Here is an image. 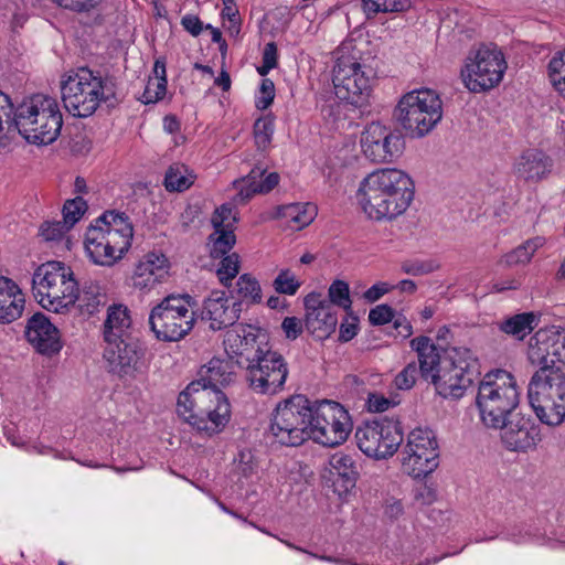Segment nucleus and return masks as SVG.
<instances>
[{"mask_svg": "<svg viewBox=\"0 0 565 565\" xmlns=\"http://www.w3.org/2000/svg\"><path fill=\"white\" fill-rule=\"evenodd\" d=\"M411 347L418 354L423 379L430 380L444 398L458 399L473 382L476 360L468 349H451L443 355L428 337H417Z\"/></svg>", "mask_w": 565, "mask_h": 565, "instance_id": "nucleus-1", "label": "nucleus"}, {"mask_svg": "<svg viewBox=\"0 0 565 565\" xmlns=\"http://www.w3.org/2000/svg\"><path fill=\"white\" fill-rule=\"evenodd\" d=\"M413 180L398 169H380L370 173L360 184V203L372 220H394L409 207L414 200Z\"/></svg>", "mask_w": 565, "mask_h": 565, "instance_id": "nucleus-2", "label": "nucleus"}, {"mask_svg": "<svg viewBox=\"0 0 565 565\" xmlns=\"http://www.w3.org/2000/svg\"><path fill=\"white\" fill-rule=\"evenodd\" d=\"M177 412L184 422L209 436L221 431L231 416L224 393L201 381H193L179 394Z\"/></svg>", "mask_w": 565, "mask_h": 565, "instance_id": "nucleus-3", "label": "nucleus"}, {"mask_svg": "<svg viewBox=\"0 0 565 565\" xmlns=\"http://www.w3.org/2000/svg\"><path fill=\"white\" fill-rule=\"evenodd\" d=\"M132 236L134 227L125 213L106 211L87 228L85 249L96 265L110 267L128 252Z\"/></svg>", "mask_w": 565, "mask_h": 565, "instance_id": "nucleus-4", "label": "nucleus"}, {"mask_svg": "<svg viewBox=\"0 0 565 565\" xmlns=\"http://www.w3.org/2000/svg\"><path fill=\"white\" fill-rule=\"evenodd\" d=\"M12 122L29 142L40 146L50 145L57 139L63 118L54 98L34 95L19 105Z\"/></svg>", "mask_w": 565, "mask_h": 565, "instance_id": "nucleus-5", "label": "nucleus"}, {"mask_svg": "<svg viewBox=\"0 0 565 565\" xmlns=\"http://www.w3.org/2000/svg\"><path fill=\"white\" fill-rule=\"evenodd\" d=\"M62 100L65 109L74 117L93 115L102 102L115 97V85L87 67L72 72L61 83Z\"/></svg>", "mask_w": 565, "mask_h": 565, "instance_id": "nucleus-6", "label": "nucleus"}, {"mask_svg": "<svg viewBox=\"0 0 565 565\" xmlns=\"http://www.w3.org/2000/svg\"><path fill=\"white\" fill-rule=\"evenodd\" d=\"M76 284L71 267L62 262H47L33 274V296L45 310L66 313L75 307Z\"/></svg>", "mask_w": 565, "mask_h": 565, "instance_id": "nucleus-7", "label": "nucleus"}, {"mask_svg": "<svg viewBox=\"0 0 565 565\" xmlns=\"http://www.w3.org/2000/svg\"><path fill=\"white\" fill-rule=\"evenodd\" d=\"M514 376L503 370L487 374L479 384L476 403L482 423L490 428L504 426V420L519 405Z\"/></svg>", "mask_w": 565, "mask_h": 565, "instance_id": "nucleus-8", "label": "nucleus"}, {"mask_svg": "<svg viewBox=\"0 0 565 565\" xmlns=\"http://www.w3.org/2000/svg\"><path fill=\"white\" fill-rule=\"evenodd\" d=\"M529 403L539 420L558 426L565 420V372L563 369L535 371L527 385Z\"/></svg>", "mask_w": 565, "mask_h": 565, "instance_id": "nucleus-9", "label": "nucleus"}, {"mask_svg": "<svg viewBox=\"0 0 565 565\" xmlns=\"http://www.w3.org/2000/svg\"><path fill=\"white\" fill-rule=\"evenodd\" d=\"M441 117L443 103L431 89H417L405 94L393 113L394 120L409 138L426 136Z\"/></svg>", "mask_w": 565, "mask_h": 565, "instance_id": "nucleus-10", "label": "nucleus"}, {"mask_svg": "<svg viewBox=\"0 0 565 565\" xmlns=\"http://www.w3.org/2000/svg\"><path fill=\"white\" fill-rule=\"evenodd\" d=\"M190 301L189 295H169L151 309L148 321L156 339L178 342L191 332L195 318Z\"/></svg>", "mask_w": 565, "mask_h": 565, "instance_id": "nucleus-11", "label": "nucleus"}, {"mask_svg": "<svg viewBox=\"0 0 565 565\" xmlns=\"http://www.w3.org/2000/svg\"><path fill=\"white\" fill-rule=\"evenodd\" d=\"M312 405L305 395H292L279 402L271 415L270 431L277 443L297 447L310 439Z\"/></svg>", "mask_w": 565, "mask_h": 565, "instance_id": "nucleus-12", "label": "nucleus"}, {"mask_svg": "<svg viewBox=\"0 0 565 565\" xmlns=\"http://www.w3.org/2000/svg\"><path fill=\"white\" fill-rule=\"evenodd\" d=\"M374 72L372 67L361 64L356 57L340 55L332 70L334 94L355 107L370 105Z\"/></svg>", "mask_w": 565, "mask_h": 565, "instance_id": "nucleus-13", "label": "nucleus"}, {"mask_svg": "<svg viewBox=\"0 0 565 565\" xmlns=\"http://www.w3.org/2000/svg\"><path fill=\"white\" fill-rule=\"evenodd\" d=\"M352 427L348 411L338 402L322 401L312 406L309 435L316 443L339 446L348 439Z\"/></svg>", "mask_w": 565, "mask_h": 565, "instance_id": "nucleus-14", "label": "nucleus"}, {"mask_svg": "<svg viewBox=\"0 0 565 565\" xmlns=\"http://www.w3.org/2000/svg\"><path fill=\"white\" fill-rule=\"evenodd\" d=\"M507 67L501 51L482 46L466 58L461 77L470 92H487L501 83Z\"/></svg>", "mask_w": 565, "mask_h": 565, "instance_id": "nucleus-15", "label": "nucleus"}, {"mask_svg": "<svg viewBox=\"0 0 565 565\" xmlns=\"http://www.w3.org/2000/svg\"><path fill=\"white\" fill-rule=\"evenodd\" d=\"M359 449L367 457L385 459L392 457L403 441L398 423L387 417L365 422L356 428Z\"/></svg>", "mask_w": 565, "mask_h": 565, "instance_id": "nucleus-16", "label": "nucleus"}, {"mask_svg": "<svg viewBox=\"0 0 565 565\" xmlns=\"http://www.w3.org/2000/svg\"><path fill=\"white\" fill-rule=\"evenodd\" d=\"M255 360L248 363L246 381L256 394L275 395L282 390L288 376V366L281 354L264 350Z\"/></svg>", "mask_w": 565, "mask_h": 565, "instance_id": "nucleus-17", "label": "nucleus"}, {"mask_svg": "<svg viewBox=\"0 0 565 565\" xmlns=\"http://www.w3.org/2000/svg\"><path fill=\"white\" fill-rule=\"evenodd\" d=\"M438 444L433 431L414 429L402 451L403 471L413 478L425 477L438 467Z\"/></svg>", "mask_w": 565, "mask_h": 565, "instance_id": "nucleus-18", "label": "nucleus"}, {"mask_svg": "<svg viewBox=\"0 0 565 565\" xmlns=\"http://www.w3.org/2000/svg\"><path fill=\"white\" fill-rule=\"evenodd\" d=\"M361 147L367 159L375 163L393 162L404 149V140L398 132L380 122H371L362 132Z\"/></svg>", "mask_w": 565, "mask_h": 565, "instance_id": "nucleus-19", "label": "nucleus"}, {"mask_svg": "<svg viewBox=\"0 0 565 565\" xmlns=\"http://www.w3.org/2000/svg\"><path fill=\"white\" fill-rule=\"evenodd\" d=\"M141 353L132 338L106 342L104 359L108 371L119 377L134 376L139 370Z\"/></svg>", "mask_w": 565, "mask_h": 565, "instance_id": "nucleus-20", "label": "nucleus"}, {"mask_svg": "<svg viewBox=\"0 0 565 565\" xmlns=\"http://www.w3.org/2000/svg\"><path fill=\"white\" fill-rule=\"evenodd\" d=\"M239 301H231L223 290H213L202 305L201 318L217 331L233 326L241 315Z\"/></svg>", "mask_w": 565, "mask_h": 565, "instance_id": "nucleus-21", "label": "nucleus"}, {"mask_svg": "<svg viewBox=\"0 0 565 565\" xmlns=\"http://www.w3.org/2000/svg\"><path fill=\"white\" fill-rule=\"evenodd\" d=\"M225 351L230 360L241 367L254 362L255 355H259L264 350L257 342L256 329L252 326L239 324L228 331L224 339Z\"/></svg>", "mask_w": 565, "mask_h": 565, "instance_id": "nucleus-22", "label": "nucleus"}, {"mask_svg": "<svg viewBox=\"0 0 565 565\" xmlns=\"http://www.w3.org/2000/svg\"><path fill=\"white\" fill-rule=\"evenodd\" d=\"M25 337L42 355L52 356L62 349L58 329L42 312H36L28 320Z\"/></svg>", "mask_w": 565, "mask_h": 565, "instance_id": "nucleus-23", "label": "nucleus"}, {"mask_svg": "<svg viewBox=\"0 0 565 565\" xmlns=\"http://www.w3.org/2000/svg\"><path fill=\"white\" fill-rule=\"evenodd\" d=\"M499 428L502 430V443L512 451H526L541 440L540 428L530 418L520 415L505 419L504 426Z\"/></svg>", "mask_w": 565, "mask_h": 565, "instance_id": "nucleus-24", "label": "nucleus"}, {"mask_svg": "<svg viewBox=\"0 0 565 565\" xmlns=\"http://www.w3.org/2000/svg\"><path fill=\"white\" fill-rule=\"evenodd\" d=\"M553 167V160L539 149L525 150L514 163L518 178L526 182H539L546 178Z\"/></svg>", "mask_w": 565, "mask_h": 565, "instance_id": "nucleus-25", "label": "nucleus"}, {"mask_svg": "<svg viewBox=\"0 0 565 565\" xmlns=\"http://www.w3.org/2000/svg\"><path fill=\"white\" fill-rule=\"evenodd\" d=\"M24 306L25 298L20 287L12 279L0 276V324L18 320Z\"/></svg>", "mask_w": 565, "mask_h": 565, "instance_id": "nucleus-26", "label": "nucleus"}, {"mask_svg": "<svg viewBox=\"0 0 565 565\" xmlns=\"http://www.w3.org/2000/svg\"><path fill=\"white\" fill-rule=\"evenodd\" d=\"M329 465L331 473L337 476L333 484L340 495L355 487L359 471L355 460L351 455L341 451L335 452L330 457Z\"/></svg>", "mask_w": 565, "mask_h": 565, "instance_id": "nucleus-27", "label": "nucleus"}, {"mask_svg": "<svg viewBox=\"0 0 565 565\" xmlns=\"http://www.w3.org/2000/svg\"><path fill=\"white\" fill-rule=\"evenodd\" d=\"M166 259L156 254H148L136 267L132 284L136 288H152L167 275Z\"/></svg>", "mask_w": 565, "mask_h": 565, "instance_id": "nucleus-28", "label": "nucleus"}, {"mask_svg": "<svg viewBox=\"0 0 565 565\" xmlns=\"http://www.w3.org/2000/svg\"><path fill=\"white\" fill-rule=\"evenodd\" d=\"M550 339L547 335L546 328L537 330L529 341L527 347V361L533 365L537 366L536 371H543L544 369H562L555 363V359L552 354Z\"/></svg>", "mask_w": 565, "mask_h": 565, "instance_id": "nucleus-29", "label": "nucleus"}, {"mask_svg": "<svg viewBox=\"0 0 565 565\" xmlns=\"http://www.w3.org/2000/svg\"><path fill=\"white\" fill-rule=\"evenodd\" d=\"M130 326L131 319L127 307L122 305L110 306L104 322L103 334L105 342L131 338L129 334Z\"/></svg>", "mask_w": 565, "mask_h": 565, "instance_id": "nucleus-30", "label": "nucleus"}, {"mask_svg": "<svg viewBox=\"0 0 565 565\" xmlns=\"http://www.w3.org/2000/svg\"><path fill=\"white\" fill-rule=\"evenodd\" d=\"M201 383L209 387L220 388L232 382L234 375V362L213 358L199 372Z\"/></svg>", "mask_w": 565, "mask_h": 565, "instance_id": "nucleus-31", "label": "nucleus"}, {"mask_svg": "<svg viewBox=\"0 0 565 565\" xmlns=\"http://www.w3.org/2000/svg\"><path fill=\"white\" fill-rule=\"evenodd\" d=\"M338 324V310L334 307H322L315 315H306V328L317 339L329 338Z\"/></svg>", "mask_w": 565, "mask_h": 565, "instance_id": "nucleus-32", "label": "nucleus"}, {"mask_svg": "<svg viewBox=\"0 0 565 565\" xmlns=\"http://www.w3.org/2000/svg\"><path fill=\"white\" fill-rule=\"evenodd\" d=\"M76 302L82 313L94 315L107 303V295L102 286L95 281H87L82 289L76 284Z\"/></svg>", "mask_w": 565, "mask_h": 565, "instance_id": "nucleus-33", "label": "nucleus"}, {"mask_svg": "<svg viewBox=\"0 0 565 565\" xmlns=\"http://www.w3.org/2000/svg\"><path fill=\"white\" fill-rule=\"evenodd\" d=\"M536 316L533 312L513 315L499 323L500 331L518 340H523L536 326Z\"/></svg>", "mask_w": 565, "mask_h": 565, "instance_id": "nucleus-34", "label": "nucleus"}, {"mask_svg": "<svg viewBox=\"0 0 565 565\" xmlns=\"http://www.w3.org/2000/svg\"><path fill=\"white\" fill-rule=\"evenodd\" d=\"M278 216L286 218L299 230L309 225L313 221L316 216V206L310 203L288 204L279 207Z\"/></svg>", "mask_w": 565, "mask_h": 565, "instance_id": "nucleus-35", "label": "nucleus"}, {"mask_svg": "<svg viewBox=\"0 0 565 565\" xmlns=\"http://www.w3.org/2000/svg\"><path fill=\"white\" fill-rule=\"evenodd\" d=\"M195 180V175L181 163L172 164L164 177V186L169 192H183L188 190Z\"/></svg>", "mask_w": 565, "mask_h": 565, "instance_id": "nucleus-36", "label": "nucleus"}, {"mask_svg": "<svg viewBox=\"0 0 565 565\" xmlns=\"http://www.w3.org/2000/svg\"><path fill=\"white\" fill-rule=\"evenodd\" d=\"M234 292L236 301L247 303H259L262 301V288L256 278L249 274H243L238 277Z\"/></svg>", "mask_w": 565, "mask_h": 565, "instance_id": "nucleus-37", "label": "nucleus"}, {"mask_svg": "<svg viewBox=\"0 0 565 565\" xmlns=\"http://www.w3.org/2000/svg\"><path fill=\"white\" fill-rule=\"evenodd\" d=\"M274 131L275 121L273 115L267 114L256 119L253 127V134L257 149L264 151L270 146Z\"/></svg>", "mask_w": 565, "mask_h": 565, "instance_id": "nucleus-38", "label": "nucleus"}, {"mask_svg": "<svg viewBox=\"0 0 565 565\" xmlns=\"http://www.w3.org/2000/svg\"><path fill=\"white\" fill-rule=\"evenodd\" d=\"M548 78L555 90L565 97V50L556 52L548 62Z\"/></svg>", "mask_w": 565, "mask_h": 565, "instance_id": "nucleus-39", "label": "nucleus"}, {"mask_svg": "<svg viewBox=\"0 0 565 565\" xmlns=\"http://www.w3.org/2000/svg\"><path fill=\"white\" fill-rule=\"evenodd\" d=\"M278 182L279 175L276 172H271L263 178V180L253 181L250 184L242 186L237 196L241 202H246L257 193H268L278 184Z\"/></svg>", "mask_w": 565, "mask_h": 565, "instance_id": "nucleus-40", "label": "nucleus"}, {"mask_svg": "<svg viewBox=\"0 0 565 565\" xmlns=\"http://www.w3.org/2000/svg\"><path fill=\"white\" fill-rule=\"evenodd\" d=\"M210 241L212 243L211 256L213 258H220L225 256L233 248L236 238L234 232L231 230H214L210 235Z\"/></svg>", "mask_w": 565, "mask_h": 565, "instance_id": "nucleus-41", "label": "nucleus"}, {"mask_svg": "<svg viewBox=\"0 0 565 565\" xmlns=\"http://www.w3.org/2000/svg\"><path fill=\"white\" fill-rule=\"evenodd\" d=\"M239 271V256L236 253L222 257L216 276L222 285L227 287Z\"/></svg>", "mask_w": 565, "mask_h": 565, "instance_id": "nucleus-42", "label": "nucleus"}, {"mask_svg": "<svg viewBox=\"0 0 565 565\" xmlns=\"http://www.w3.org/2000/svg\"><path fill=\"white\" fill-rule=\"evenodd\" d=\"M236 211L232 204H223L216 209L212 215L211 222L214 230H231L234 232V226L237 222Z\"/></svg>", "mask_w": 565, "mask_h": 565, "instance_id": "nucleus-43", "label": "nucleus"}, {"mask_svg": "<svg viewBox=\"0 0 565 565\" xmlns=\"http://www.w3.org/2000/svg\"><path fill=\"white\" fill-rule=\"evenodd\" d=\"M331 306L343 308L345 311L351 309L352 301L350 299L349 285L343 280H335L331 284L328 290Z\"/></svg>", "mask_w": 565, "mask_h": 565, "instance_id": "nucleus-44", "label": "nucleus"}, {"mask_svg": "<svg viewBox=\"0 0 565 565\" xmlns=\"http://www.w3.org/2000/svg\"><path fill=\"white\" fill-rule=\"evenodd\" d=\"M167 77H149L140 100L143 104H153L162 99L167 92Z\"/></svg>", "mask_w": 565, "mask_h": 565, "instance_id": "nucleus-45", "label": "nucleus"}, {"mask_svg": "<svg viewBox=\"0 0 565 565\" xmlns=\"http://www.w3.org/2000/svg\"><path fill=\"white\" fill-rule=\"evenodd\" d=\"M86 210L87 203L83 198L77 196L67 200L63 206V222L72 228L75 223L81 220Z\"/></svg>", "mask_w": 565, "mask_h": 565, "instance_id": "nucleus-46", "label": "nucleus"}, {"mask_svg": "<svg viewBox=\"0 0 565 565\" xmlns=\"http://www.w3.org/2000/svg\"><path fill=\"white\" fill-rule=\"evenodd\" d=\"M546 331L550 344L553 345L551 351L555 362L565 363V328L552 326L547 327Z\"/></svg>", "mask_w": 565, "mask_h": 565, "instance_id": "nucleus-47", "label": "nucleus"}, {"mask_svg": "<svg viewBox=\"0 0 565 565\" xmlns=\"http://www.w3.org/2000/svg\"><path fill=\"white\" fill-rule=\"evenodd\" d=\"M273 285L277 292L292 296L298 291L300 281L290 270L285 269L278 274Z\"/></svg>", "mask_w": 565, "mask_h": 565, "instance_id": "nucleus-48", "label": "nucleus"}, {"mask_svg": "<svg viewBox=\"0 0 565 565\" xmlns=\"http://www.w3.org/2000/svg\"><path fill=\"white\" fill-rule=\"evenodd\" d=\"M70 230L71 227H68V225L63 221H46L41 225L40 228L41 236L47 242L62 238L63 235Z\"/></svg>", "mask_w": 565, "mask_h": 565, "instance_id": "nucleus-49", "label": "nucleus"}, {"mask_svg": "<svg viewBox=\"0 0 565 565\" xmlns=\"http://www.w3.org/2000/svg\"><path fill=\"white\" fill-rule=\"evenodd\" d=\"M419 367L415 362L408 363L395 377V385L399 390H409L416 382Z\"/></svg>", "mask_w": 565, "mask_h": 565, "instance_id": "nucleus-50", "label": "nucleus"}, {"mask_svg": "<svg viewBox=\"0 0 565 565\" xmlns=\"http://www.w3.org/2000/svg\"><path fill=\"white\" fill-rule=\"evenodd\" d=\"M275 98V85L269 78H264L259 88V96L256 98L255 105L257 109L265 110L274 102Z\"/></svg>", "mask_w": 565, "mask_h": 565, "instance_id": "nucleus-51", "label": "nucleus"}, {"mask_svg": "<svg viewBox=\"0 0 565 565\" xmlns=\"http://www.w3.org/2000/svg\"><path fill=\"white\" fill-rule=\"evenodd\" d=\"M436 266L433 262L407 260L402 264V270L412 276H423L433 273Z\"/></svg>", "mask_w": 565, "mask_h": 565, "instance_id": "nucleus-52", "label": "nucleus"}, {"mask_svg": "<svg viewBox=\"0 0 565 565\" xmlns=\"http://www.w3.org/2000/svg\"><path fill=\"white\" fill-rule=\"evenodd\" d=\"M394 318V310L388 305H379L370 310L369 321L373 326H382Z\"/></svg>", "mask_w": 565, "mask_h": 565, "instance_id": "nucleus-53", "label": "nucleus"}, {"mask_svg": "<svg viewBox=\"0 0 565 565\" xmlns=\"http://www.w3.org/2000/svg\"><path fill=\"white\" fill-rule=\"evenodd\" d=\"M532 258V252L527 249L525 244L520 245L512 252L504 255L502 262L511 267L520 264H526Z\"/></svg>", "mask_w": 565, "mask_h": 565, "instance_id": "nucleus-54", "label": "nucleus"}, {"mask_svg": "<svg viewBox=\"0 0 565 565\" xmlns=\"http://www.w3.org/2000/svg\"><path fill=\"white\" fill-rule=\"evenodd\" d=\"M61 7L75 12H89L98 7L103 0H54Z\"/></svg>", "mask_w": 565, "mask_h": 565, "instance_id": "nucleus-55", "label": "nucleus"}, {"mask_svg": "<svg viewBox=\"0 0 565 565\" xmlns=\"http://www.w3.org/2000/svg\"><path fill=\"white\" fill-rule=\"evenodd\" d=\"M306 315H315L317 311H320V308L328 307L331 308V302L328 299L323 298L319 292H310L305 297L303 300Z\"/></svg>", "mask_w": 565, "mask_h": 565, "instance_id": "nucleus-56", "label": "nucleus"}, {"mask_svg": "<svg viewBox=\"0 0 565 565\" xmlns=\"http://www.w3.org/2000/svg\"><path fill=\"white\" fill-rule=\"evenodd\" d=\"M436 499L437 493L435 488H433L431 486L420 483L414 489V500L418 504L429 505L433 502H435Z\"/></svg>", "mask_w": 565, "mask_h": 565, "instance_id": "nucleus-57", "label": "nucleus"}, {"mask_svg": "<svg viewBox=\"0 0 565 565\" xmlns=\"http://www.w3.org/2000/svg\"><path fill=\"white\" fill-rule=\"evenodd\" d=\"M281 329L289 340H296L303 331L302 321L297 317H286L282 320Z\"/></svg>", "mask_w": 565, "mask_h": 565, "instance_id": "nucleus-58", "label": "nucleus"}, {"mask_svg": "<svg viewBox=\"0 0 565 565\" xmlns=\"http://www.w3.org/2000/svg\"><path fill=\"white\" fill-rule=\"evenodd\" d=\"M13 105L6 94L0 90V132L3 129V122H7L9 129L13 126V118L11 117Z\"/></svg>", "mask_w": 565, "mask_h": 565, "instance_id": "nucleus-59", "label": "nucleus"}, {"mask_svg": "<svg viewBox=\"0 0 565 565\" xmlns=\"http://www.w3.org/2000/svg\"><path fill=\"white\" fill-rule=\"evenodd\" d=\"M358 318L350 315V317L340 324L339 341L348 342L356 335Z\"/></svg>", "mask_w": 565, "mask_h": 565, "instance_id": "nucleus-60", "label": "nucleus"}, {"mask_svg": "<svg viewBox=\"0 0 565 565\" xmlns=\"http://www.w3.org/2000/svg\"><path fill=\"white\" fill-rule=\"evenodd\" d=\"M392 405L391 399L377 393H370L367 397L369 411L382 413L390 408Z\"/></svg>", "mask_w": 565, "mask_h": 565, "instance_id": "nucleus-61", "label": "nucleus"}, {"mask_svg": "<svg viewBox=\"0 0 565 565\" xmlns=\"http://www.w3.org/2000/svg\"><path fill=\"white\" fill-rule=\"evenodd\" d=\"M182 26L193 36H198L203 30V23L199 17L186 14L181 20Z\"/></svg>", "mask_w": 565, "mask_h": 565, "instance_id": "nucleus-62", "label": "nucleus"}, {"mask_svg": "<svg viewBox=\"0 0 565 565\" xmlns=\"http://www.w3.org/2000/svg\"><path fill=\"white\" fill-rule=\"evenodd\" d=\"M390 290V287L386 282H379L369 288L363 297L369 302H374L379 300L383 295H385Z\"/></svg>", "mask_w": 565, "mask_h": 565, "instance_id": "nucleus-63", "label": "nucleus"}, {"mask_svg": "<svg viewBox=\"0 0 565 565\" xmlns=\"http://www.w3.org/2000/svg\"><path fill=\"white\" fill-rule=\"evenodd\" d=\"M383 12H404L411 8V0H382Z\"/></svg>", "mask_w": 565, "mask_h": 565, "instance_id": "nucleus-64", "label": "nucleus"}]
</instances>
